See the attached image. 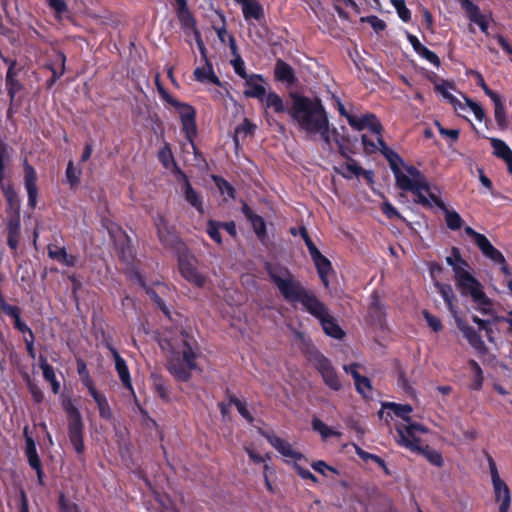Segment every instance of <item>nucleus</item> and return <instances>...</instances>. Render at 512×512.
<instances>
[{
	"label": "nucleus",
	"instance_id": "b1692460",
	"mask_svg": "<svg viewBox=\"0 0 512 512\" xmlns=\"http://www.w3.org/2000/svg\"><path fill=\"white\" fill-rule=\"evenodd\" d=\"M176 1H177V4L179 5L178 18H179V21H180L182 27L185 30L191 31L193 33V35H195V30H198V29L196 28V22H195L193 16L191 15V13L189 12V10L187 8L186 0H176Z\"/></svg>",
	"mask_w": 512,
	"mask_h": 512
},
{
	"label": "nucleus",
	"instance_id": "c9c22d12",
	"mask_svg": "<svg viewBox=\"0 0 512 512\" xmlns=\"http://www.w3.org/2000/svg\"><path fill=\"white\" fill-rule=\"evenodd\" d=\"M416 452L422 454L431 464L437 467H441L443 465V458L441 454L438 451L429 448V446H421V450Z\"/></svg>",
	"mask_w": 512,
	"mask_h": 512
},
{
	"label": "nucleus",
	"instance_id": "e433bc0d",
	"mask_svg": "<svg viewBox=\"0 0 512 512\" xmlns=\"http://www.w3.org/2000/svg\"><path fill=\"white\" fill-rule=\"evenodd\" d=\"M26 456L29 464L32 468H38L40 459L38 457L36 446L32 438L27 437L26 439Z\"/></svg>",
	"mask_w": 512,
	"mask_h": 512
},
{
	"label": "nucleus",
	"instance_id": "a19ab883",
	"mask_svg": "<svg viewBox=\"0 0 512 512\" xmlns=\"http://www.w3.org/2000/svg\"><path fill=\"white\" fill-rule=\"evenodd\" d=\"M92 397L95 400V402L97 403L100 416L103 418H106V419L111 418L112 413H111V410L109 408V405H108V402H107L105 396H103L100 393H97V394L93 395Z\"/></svg>",
	"mask_w": 512,
	"mask_h": 512
},
{
	"label": "nucleus",
	"instance_id": "37998d69",
	"mask_svg": "<svg viewBox=\"0 0 512 512\" xmlns=\"http://www.w3.org/2000/svg\"><path fill=\"white\" fill-rule=\"evenodd\" d=\"M391 2L398 13V16L404 22H408L411 19V12L406 7L405 1L404 0H391Z\"/></svg>",
	"mask_w": 512,
	"mask_h": 512
},
{
	"label": "nucleus",
	"instance_id": "dca6fc26",
	"mask_svg": "<svg viewBox=\"0 0 512 512\" xmlns=\"http://www.w3.org/2000/svg\"><path fill=\"white\" fill-rule=\"evenodd\" d=\"M461 7L469 20L477 24L483 33L488 34V18L480 12L479 7L470 0H461Z\"/></svg>",
	"mask_w": 512,
	"mask_h": 512
},
{
	"label": "nucleus",
	"instance_id": "f257e3e1",
	"mask_svg": "<svg viewBox=\"0 0 512 512\" xmlns=\"http://www.w3.org/2000/svg\"><path fill=\"white\" fill-rule=\"evenodd\" d=\"M293 103L289 114L300 131L307 136L319 135L328 149L332 144L340 145V134L336 128H331L327 113L318 99L292 95Z\"/></svg>",
	"mask_w": 512,
	"mask_h": 512
},
{
	"label": "nucleus",
	"instance_id": "6e6552de",
	"mask_svg": "<svg viewBox=\"0 0 512 512\" xmlns=\"http://www.w3.org/2000/svg\"><path fill=\"white\" fill-rule=\"evenodd\" d=\"M311 361L315 368L321 374L324 383L332 390L338 391L342 385L338 378L336 371L331 365L330 361L319 352H314L311 356Z\"/></svg>",
	"mask_w": 512,
	"mask_h": 512
},
{
	"label": "nucleus",
	"instance_id": "c03bdc74",
	"mask_svg": "<svg viewBox=\"0 0 512 512\" xmlns=\"http://www.w3.org/2000/svg\"><path fill=\"white\" fill-rule=\"evenodd\" d=\"M355 387L357 391L364 397L370 396L372 387L367 377L361 376L355 380Z\"/></svg>",
	"mask_w": 512,
	"mask_h": 512
},
{
	"label": "nucleus",
	"instance_id": "603ef678",
	"mask_svg": "<svg viewBox=\"0 0 512 512\" xmlns=\"http://www.w3.org/2000/svg\"><path fill=\"white\" fill-rule=\"evenodd\" d=\"M230 403L235 405V407L237 408V410L241 414V416L244 417L248 422L253 421V417L247 410L246 405L243 402H241L238 398L232 397L230 399Z\"/></svg>",
	"mask_w": 512,
	"mask_h": 512
},
{
	"label": "nucleus",
	"instance_id": "ea45409f",
	"mask_svg": "<svg viewBox=\"0 0 512 512\" xmlns=\"http://www.w3.org/2000/svg\"><path fill=\"white\" fill-rule=\"evenodd\" d=\"M373 119V114H365L361 117L353 115L348 117L349 125L357 131L365 129L368 125V121Z\"/></svg>",
	"mask_w": 512,
	"mask_h": 512
},
{
	"label": "nucleus",
	"instance_id": "8fccbe9b",
	"mask_svg": "<svg viewBox=\"0 0 512 512\" xmlns=\"http://www.w3.org/2000/svg\"><path fill=\"white\" fill-rule=\"evenodd\" d=\"M220 228H221L220 223L214 222L212 220H210L208 222L207 233L218 244H220L222 242L220 231H219Z\"/></svg>",
	"mask_w": 512,
	"mask_h": 512
},
{
	"label": "nucleus",
	"instance_id": "393cba45",
	"mask_svg": "<svg viewBox=\"0 0 512 512\" xmlns=\"http://www.w3.org/2000/svg\"><path fill=\"white\" fill-rule=\"evenodd\" d=\"M275 77L288 85H292L296 82L293 68L282 60H277L276 62Z\"/></svg>",
	"mask_w": 512,
	"mask_h": 512
},
{
	"label": "nucleus",
	"instance_id": "09e8293b",
	"mask_svg": "<svg viewBox=\"0 0 512 512\" xmlns=\"http://www.w3.org/2000/svg\"><path fill=\"white\" fill-rule=\"evenodd\" d=\"M422 314H423L425 320L427 321L429 327L433 331L438 332V331H440L442 329V323H441V320L438 317L432 315L427 310H424L422 312Z\"/></svg>",
	"mask_w": 512,
	"mask_h": 512
},
{
	"label": "nucleus",
	"instance_id": "7c9ffc66",
	"mask_svg": "<svg viewBox=\"0 0 512 512\" xmlns=\"http://www.w3.org/2000/svg\"><path fill=\"white\" fill-rule=\"evenodd\" d=\"M383 408L391 410L396 416L402 418L406 424L411 423L409 415L413 409L410 405L388 402L383 404Z\"/></svg>",
	"mask_w": 512,
	"mask_h": 512
},
{
	"label": "nucleus",
	"instance_id": "9b49d317",
	"mask_svg": "<svg viewBox=\"0 0 512 512\" xmlns=\"http://www.w3.org/2000/svg\"><path fill=\"white\" fill-rule=\"evenodd\" d=\"M172 105L177 108L181 118L183 130L185 131L187 137L190 139L196 133L194 109L191 106L184 103H180L176 100L173 102Z\"/></svg>",
	"mask_w": 512,
	"mask_h": 512
},
{
	"label": "nucleus",
	"instance_id": "bb28decb",
	"mask_svg": "<svg viewBox=\"0 0 512 512\" xmlns=\"http://www.w3.org/2000/svg\"><path fill=\"white\" fill-rule=\"evenodd\" d=\"M316 268L317 272L319 274V277L321 278L323 284L327 287L328 286V274L332 269L330 261L321 254V252L316 253L315 255L311 256Z\"/></svg>",
	"mask_w": 512,
	"mask_h": 512
},
{
	"label": "nucleus",
	"instance_id": "338daca9",
	"mask_svg": "<svg viewBox=\"0 0 512 512\" xmlns=\"http://www.w3.org/2000/svg\"><path fill=\"white\" fill-rule=\"evenodd\" d=\"M379 144V151L385 156V158L390 161L393 157H395L396 152H394L392 149H390L385 142L383 141L382 137H378L376 139Z\"/></svg>",
	"mask_w": 512,
	"mask_h": 512
},
{
	"label": "nucleus",
	"instance_id": "aec40b11",
	"mask_svg": "<svg viewBox=\"0 0 512 512\" xmlns=\"http://www.w3.org/2000/svg\"><path fill=\"white\" fill-rule=\"evenodd\" d=\"M109 350L113 356V359L115 361V369H116L123 385L127 389L132 391L133 387H132V383H131V377H130V373H129V370H128L125 360L119 355L118 351L114 347L109 346Z\"/></svg>",
	"mask_w": 512,
	"mask_h": 512
},
{
	"label": "nucleus",
	"instance_id": "864d4df0",
	"mask_svg": "<svg viewBox=\"0 0 512 512\" xmlns=\"http://www.w3.org/2000/svg\"><path fill=\"white\" fill-rule=\"evenodd\" d=\"M495 500L497 503H499V512H509L511 504L510 491L507 492L506 496H500L499 494H496Z\"/></svg>",
	"mask_w": 512,
	"mask_h": 512
},
{
	"label": "nucleus",
	"instance_id": "f8f14e48",
	"mask_svg": "<svg viewBox=\"0 0 512 512\" xmlns=\"http://www.w3.org/2000/svg\"><path fill=\"white\" fill-rule=\"evenodd\" d=\"M268 442L285 458L290 460H300L303 455L294 449L293 445L286 440L268 433H262Z\"/></svg>",
	"mask_w": 512,
	"mask_h": 512
},
{
	"label": "nucleus",
	"instance_id": "4468645a",
	"mask_svg": "<svg viewBox=\"0 0 512 512\" xmlns=\"http://www.w3.org/2000/svg\"><path fill=\"white\" fill-rule=\"evenodd\" d=\"M159 240L168 247H175L180 244L178 236L174 230L168 225L167 220L162 215H157L154 220Z\"/></svg>",
	"mask_w": 512,
	"mask_h": 512
},
{
	"label": "nucleus",
	"instance_id": "052dcab7",
	"mask_svg": "<svg viewBox=\"0 0 512 512\" xmlns=\"http://www.w3.org/2000/svg\"><path fill=\"white\" fill-rule=\"evenodd\" d=\"M436 89L450 103L455 105L456 102H458L456 100V98L453 96V94L451 93L452 87L450 85H448V84L438 85Z\"/></svg>",
	"mask_w": 512,
	"mask_h": 512
},
{
	"label": "nucleus",
	"instance_id": "2f4dec72",
	"mask_svg": "<svg viewBox=\"0 0 512 512\" xmlns=\"http://www.w3.org/2000/svg\"><path fill=\"white\" fill-rule=\"evenodd\" d=\"M490 470H491V477H492V483H493L495 495L499 494L500 496L501 495L506 496L507 492L509 491V488L505 484V482L499 477L495 463L491 459H490Z\"/></svg>",
	"mask_w": 512,
	"mask_h": 512
},
{
	"label": "nucleus",
	"instance_id": "a211bd4d",
	"mask_svg": "<svg viewBox=\"0 0 512 512\" xmlns=\"http://www.w3.org/2000/svg\"><path fill=\"white\" fill-rule=\"evenodd\" d=\"M435 287L438 293L442 296L444 302L446 303L452 317L454 318V320H456V317L460 316L457 307V297L454 294L451 285L435 282Z\"/></svg>",
	"mask_w": 512,
	"mask_h": 512
},
{
	"label": "nucleus",
	"instance_id": "9d476101",
	"mask_svg": "<svg viewBox=\"0 0 512 512\" xmlns=\"http://www.w3.org/2000/svg\"><path fill=\"white\" fill-rule=\"evenodd\" d=\"M178 263L180 273L187 281L197 287L205 286L207 278L198 271L197 261L193 256L188 254L180 255Z\"/></svg>",
	"mask_w": 512,
	"mask_h": 512
},
{
	"label": "nucleus",
	"instance_id": "49530a36",
	"mask_svg": "<svg viewBox=\"0 0 512 512\" xmlns=\"http://www.w3.org/2000/svg\"><path fill=\"white\" fill-rule=\"evenodd\" d=\"M58 504L60 512H80L78 506L68 500L63 494L60 495Z\"/></svg>",
	"mask_w": 512,
	"mask_h": 512
},
{
	"label": "nucleus",
	"instance_id": "7ed1b4c3",
	"mask_svg": "<svg viewBox=\"0 0 512 512\" xmlns=\"http://www.w3.org/2000/svg\"><path fill=\"white\" fill-rule=\"evenodd\" d=\"M199 355L198 344L193 336L182 332L173 340L167 368L179 381H188L193 370H197L196 359Z\"/></svg>",
	"mask_w": 512,
	"mask_h": 512
},
{
	"label": "nucleus",
	"instance_id": "c85d7f7f",
	"mask_svg": "<svg viewBox=\"0 0 512 512\" xmlns=\"http://www.w3.org/2000/svg\"><path fill=\"white\" fill-rule=\"evenodd\" d=\"M40 368L43 372V377L46 381H48L52 386V391L57 394L60 390V384L56 379V375L53 367L48 363L47 359L44 356H40Z\"/></svg>",
	"mask_w": 512,
	"mask_h": 512
},
{
	"label": "nucleus",
	"instance_id": "5701e85b",
	"mask_svg": "<svg viewBox=\"0 0 512 512\" xmlns=\"http://www.w3.org/2000/svg\"><path fill=\"white\" fill-rule=\"evenodd\" d=\"M241 4L245 20H260L263 17V8L257 0H238Z\"/></svg>",
	"mask_w": 512,
	"mask_h": 512
},
{
	"label": "nucleus",
	"instance_id": "ddd939ff",
	"mask_svg": "<svg viewBox=\"0 0 512 512\" xmlns=\"http://www.w3.org/2000/svg\"><path fill=\"white\" fill-rule=\"evenodd\" d=\"M244 94L247 97L257 98L260 102H264L266 94L265 80L259 74H251L245 79Z\"/></svg>",
	"mask_w": 512,
	"mask_h": 512
},
{
	"label": "nucleus",
	"instance_id": "f3484780",
	"mask_svg": "<svg viewBox=\"0 0 512 512\" xmlns=\"http://www.w3.org/2000/svg\"><path fill=\"white\" fill-rule=\"evenodd\" d=\"M478 248L481 250L482 254L489 258L494 264L500 265L501 270L505 275L510 274L503 254L491 244L488 238L484 240Z\"/></svg>",
	"mask_w": 512,
	"mask_h": 512
},
{
	"label": "nucleus",
	"instance_id": "20e7f679",
	"mask_svg": "<svg viewBox=\"0 0 512 512\" xmlns=\"http://www.w3.org/2000/svg\"><path fill=\"white\" fill-rule=\"evenodd\" d=\"M267 273L283 298L290 303H300L307 310L317 297L307 290L290 270L280 265H266Z\"/></svg>",
	"mask_w": 512,
	"mask_h": 512
},
{
	"label": "nucleus",
	"instance_id": "0e129e2a",
	"mask_svg": "<svg viewBox=\"0 0 512 512\" xmlns=\"http://www.w3.org/2000/svg\"><path fill=\"white\" fill-rule=\"evenodd\" d=\"M346 171L342 173L344 177H351L352 175L358 176L362 172L361 167H359L356 162L350 161L345 166Z\"/></svg>",
	"mask_w": 512,
	"mask_h": 512
},
{
	"label": "nucleus",
	"instance_id": "1a4fd4ad",
	"mask_svg": "<svg viewBox=\"0 0 512 512\" xmlns=\"http://www.w3.org/2000/svg\"><path fill=\"white\" fill-rule=\"evenodd\" d=\"M70 442L77 453L84 451L83 422L79 411L71 406L67 409Z\"/></svg>",
	"mask_w": 512,
	"mask_h": 512
},
{
	"label": "nucleus",
	"instance_id": "39448f33",
	"mask_svg": "<svg viewBox=\"0 0 512 512\" xmlns=\"http://www.w3.org/2000/svg\"><path fill=\"white\" fill-rule=\"evenodd\" d=\"M396 186L403 191H410L415 195V202L423 206L432 207V197L436 194L425 176L412 165H403L399 173L396 172Z\"/></svg>",
	"mask_w": 512,
	"mask_h": 512
},
{
	"label": "nucleus",
	"instance_id": "6e6d98bb",
	"mask_svg": "<svg viewBox=\"0 0 512 512\" xmlns=\"http://www.w3.org/2000/svg\"><path fill=\"white\" fill-rule=\"evenodd\" d=\"M470 365L474 371L473 388L478 390L482 386V382H483L482 370H481L480 366L475 361H471Z\"/></svg>",
	"mask_w": 512,
	"mask_h": 512
},
{
	"label": "nucleus",
	"instance_id": "4d7b16f0",
	"mask_svg": "<svg viewBox=\"0 0 512 512\" xmlns=\"http://www.w3.org/2000/svg\"><path fill=\"white\" fill-rule=\"evenodd\" d=\"M465 101H466L467 106L470 108V110L475 115L476 119L479 121H482L485 117V112H484L483 108L479 104H477L476 102H474L468 98H465Z\"/></svg>",
	"mask_w": 512,
	"mask_h": 512
},
{
	"label": "nucleus",
	"instance_id": "f03ea898",
	"mask_svg": "<svg viewBox=\"0 0 512 512\" xmlns=\"http://www.w3.org/2000/svg\"><path fill=\"white\" fill-rule=\"evenodd\" d=\"M452 267L456 286L463 296H470L474 307L483 315L494 316L495 308L492 300L484 292L483 285L470 273L469 264L463 260L458 249H453V256L446 258Z\"/></svg>",
	"mask_w": 512,
	"mask_h": 512
},
{
	"label": "nucleus",
	"instance_id": "de8ad7c7",
	"mask_svg": "<svg viewBox=\"0 0 512 512\" xmlns=\"http://www.w3.org/2000/svg\"><path fill=\"white\" fill-rule=\"evenodd\" d=\"M80 173V170L76 169L73 162L70 161L67 165L66 177L71 185H77L79 183Z\"/></svg>",
	"mask_w": 512,
	"mask_h": 512
},
{
	"label": "nucleus",
	"instance_id": "79ce46f5",
	"mask_svg": "<svg viewBox=\"0 0 512 512\" xmlns=\"http://www.w3.org/2000/svg\"><path fill=\"white\" fill-rule=\"evenodd\" d=\"M8 235L20 236V214L19 211L12 213L7 222Z\"/></svg>",
	"mask_w": 512,
	"mask_h": 512
},
{
	"label": "nucleus",
	"instance_id": "473e14b6",
	"mask_svg": "<svg viewBox=\"0 0 512 512\" xmlns=\"http://www.w3.org/2000/svg\"><path fill=\"white\" fill-rule=\"evenodd\" d=\"M265 107L271 108L276 113H282L285 111V106L282 98L276 94L275 92H269L264 95V102H262Z\"/></svg>",
	"mask_w": 512,
	"mask_h": 512
},
{
	"label": "nucleus",
	"instance_id": "72a5a7b5",
	"mask_svg": "<svg viewBox=\"0 0 512 512\" xmlns=\"http://www.w3.org/2000/svg\"><path fill=\"white\" fill-rule=\"evenodd\" d=\"M243 210H244L246 216L251 221V224L253 226L255 233L259 237H263L266 233V226H265V222H264L263 218L256 214H253L247 206H245Z\"/></svg>",
	"mask_w": 512,
	"mask_h": 512
},
{
	"label": "nucleus",
	"instance_id": "4c0bfd02",
	"mask_svg": "<svg viewBox=\"0 0 512 512\" xmlns=\"http://www.w3.org/2000/svg\"><path fill=\"white\" fill-rule=\"evenodd\" d=\"M256 129V125L251 123L248 119H245L242 124L236 127L234 140L237 143L238 139L245 138L252 135Z\"/></svg>",
	"mask_w": 512,
	"mask_h": 512
},
{
	"label": "nucleus",
	"instance_id": "412c9836",
	"mask_svg": "<svg viewBox=\"0 0 512 512\" xmlns=\"http://www.w3.org/2000/svg\"><path fill=\"white\" fill-rule=\"evenodd\" d=\"M194 77L198 82L205 84L221 85L219 78L213 70V66L209 60L204 62V65L197 67L194 72Z\"/></svg>",
	"mask_w": 512,
	"mask_h": 512
},
{
	"label": "nucleus",
	"instance_id": "6ab92c4d",
	"mask_svg": "<svg viewBox=\"0 0 512 512\" xmlns=\"http://www.w3.org/2000/svg\"><path fill=\"white\" fill-rule=\"evenodd\" d=\"M490 143L493 148V155L502 159L506 163L509 173L512 174V150L510 147L498 138H490Z\"/></svg>",
	"mask_w": 512,
	"mask_h": 512
},
{
	"label": "nucleus",
	"instance_id": "13d9d810",
	"mask_svg": "<svg viewBox=\"0 0 512 512\" xmlns=\"http://www.w3.org/2000/svg\"><path fill=\"white\" fill-rule=\"evenodd\" d=\"M6 84L10 97L14 98L15 94L20 90V84L11 76V72L7 73Z\"/></svg>",
	"mask_w": 512,
	"mask_h": 512
},
{
	"label": "nucleus",
	"instance_id": "cd10ccee",
	"mask_svg": "<svg viewBox=\"0 0 512 512\" xmlns=\"http://www.w3.org/2000/svg\"><path fill=\"white\" fill-rule=\"evenodd\" d=\"M65 62L66 57L63 53L58 52L55 57V61L53 64H50L48 68L52 72V77L48 80V87H51L57 79H59L65 72Z\"/></svg>",
	"mask_w": 512,
	"mask_h": 512
},
{
	"label": "nucleus",
	"instance_id": "5fc2aeb1",
	"mask_svg": "<svg viewBox=\"0 0 512 512\" xmlns=\"http://www.w3.org/2000/svg\"><path fill=\"white\" fill-rule=\"evenodd\" d=\"M216 32H217V36H218L219 40L222 43H225L226 39L228 38L230 47H231L233 53L235 54V52H236V44H235V39L233 38V36L228 34V32L225 29V27L218 28L216 30Z\"/></svg>",
	"mask_w": 512,
	"mask_h": 512
},
{
	"label": "nucleus",
	"instance_id": "e2e57ef3",
	"mask_svg": "<svg viewBox=\"0 0 512 512\" xmlns=\"http://www.w3.org/2000/svg\"><path fill=\"white\" fill-rule=\"evenodd\" d=\"M418 54L421 57H423L424 59H426L428 62H430L431 64H433L437 67L440 65L439 57L433 51L429 50L428 48L424 47Z\"/></svg>",
	"mask_w": 512,
	"mask_h": 512
},
{
	"label": "nucleus",
	"instance_id": "423d86ee",
	"mask_svg": "<svg viewBox=\"0 0 512 512\" xmlns=\"http://www.w3.org/2000/svg\"><path fill=\"white\" fill-rule=\"evenodd\" d=\"M306 311L319 320L326 335L336 339H341L344 336L343 330L331 315L328 307L318 298Z\"/></svg>",
	"mask_w": 512,
	"mask_h": 512
},
{
	"label": "nucleus",
	"instance_id": "2eb2a0df",
	"mask_svg": "<svg viewBox=\"0 0 512 512\" xmlns=\"http://www.w3.org/2000/svg\"><path fill=\"white\" fill-rule=\"evenodd\" d=\"M455 323L459 330L463 333L469 344L477 351H485V344L480 334L471 326H469L461 317H456Z\"/></svg>",
	"mask_w": 512,
	"mask_h": 512
},
{
	"label": "nucleus",
	"instance_id": "a18cd8bd",
	"mask_svg": "<svg viewBox=\"0 0 512 512\" xmlns=\"http://www.w3.org/2000/svg\"><path fill=\"white\" fill-rule=\"evenodd\" d=\"M356 452L360 458H362L363 460L371 459L372 461L377 463L380 467H382L386 474H389L388 468L386 467V464L382 458H380L377 455L365 452V451L361 450L360 448H357Z\"/></svg>",
	"mask_w": 512,
	"mask_h": 512
},
{
	"label": "nucleus",
	"instance_id": "bf43d9fd",
	"mask_svg": "<svg viewBox=\"0 0 512 512\" xmlns=\"http://www.w3.org/2000/svg\"><path fill=\"white\" fill-rule=\"evenodd\" d=\"M232 65L236 74H238L241 78L245 79L249 76L245 71V63L239 55H237L235 59L232 60Z\"/></svg>",
	"mask_w": 512,
	"mask_h": 512
},
{
	"label": "nucleus",
	"instance_id": "680f3d73",
	"mask_svg": "<svg viewBox=\"0 0 512 512\" xmlns=\"http://www.w3.org/2000/svg\"><path fill=\"white\" fill-rule=\"evenodd\" d=\"M36 172L35 170L28 164L25 165V187H32L36 185Z\"/></svg>",
	"mask_w": 512,
	"mask_h": 512
},
{
	"label": "nucleus",
	"instance_id": "58836bf2",
	"mask_svg": "<svg viewBox=\"0 0 512 512\" xmlns=\"http://www.w3.org/2000/svg\"><path fill=\"white\" fill-rule=\"evenodd\" d=\"M493 103L495 106L494 107V116H495V120H496L498 126L501 128H506L508 125V121L506 119L505 107H504L501 99L499 98L498 100L493 101Z\"/></svg>",
	"mask_w": 512,
	"mask_h": 512
},
{
	"label": "nucleus",
	"instance_id": "0eeeda50",
	"mask_svg": "<svg viewBox=\"0 0 512 512\" xmlns=\"http://www.w3.org/2000/svg\"><path fill=\"white\" fill-rule=\"evenodd\" d=\"M399 436L398 443L412 452L421 450V441L417 433H426L428 430L421 424L408 423L400 424L396 427Z\"/></svg>",
	"mask_w": 512,
	"mask_h": 512
},
{
	"label": "nucleus",
	"instance_id": "c756f323",
	"mask_svg": "<svg viewBox=\"0 0 512 512\" xmlns=\"http://www.w3.org/2000/svg\"><path fill=\"white\" fill-rule=\"evenodd\" d=\"M48 255L50 258L66 265V266H73L76 262V259L74 256L69 255L65 248L58 247V246H49L48 247Z\"/></svg>",
	"mask_w": 512,
	"mask_h": 512
},
{
	"label": "nucleus",
	"instance_id": "a878e982",
	"mask_svg": "<svg viewBox=\"0 0 512 512\" xmlns=\"http://www.w3.org/2000/svg\"><path fill=\"white\" fill-rule=\"evenodd\" d=\"M183 178H184V181H183L182 190H183V193H184V196H185V200L190 205L195 207L199 213L203 214L204 213V208H203V204H202V200H201L200 196L192 188V186L189 183L188 179L185 176H183Z\"/></svg>",
	"mask_w": 512,
	"mask_h": 512
},
{
	"label": "nucleus",
	"instance_id": "4be33fe9",
	"mask_svg": "<svg viewBox=\"0 0 512 512\" xmlns=\"http://www.w3.org/2000/svg\"><path fill=\"white\" fill-rule=\"evenodd\" d=\"M431 203H432V206H437L441 210H443V212L445 214L446 224L451 230H458L461 228V226L463 224V220H462L461 216L456 211L449 210L446 207V205L444 204V202L441 201L437 196L432 197Z\"/></svg>",
	"mask_w": 512,
	"mask_h": 512
},
{
	"label": "nucleus",
	"instance_id": "3c124183",
	"mask_svg": "<svg viewBox=\"0 0 512 512\" xmlns=\"http://www.w3.org/2000/svg\"><path fill=\"white\" fill-rule=\"evenodd\" d=\"M6 198H7V201H8L9 210L12 213H15L16 211H19L20 201L18 199L17 194L13 190L8 189L6 191Z\"/></svg>",
	"mask_w": 512,
	"mask_h": 512
},
{
	"label": "nucleus",
	"instance_id": "69168bd1",
	"mask_svg": "<svg viewBox=\"0 0 512 512\" xmlns=\"http://www.w3.org/2000/svg\"><path fill=\"white\" fill-rule=\"evenodd\" d=\"M472 321L479 326L480 330H484L489 339H491V328L489 327L490 321L479 318L478 316H472Z\"/></svg>",
	"mask_w": 512,
	"mask_h": 512
},
{
	"label": "nucleus",
	"instance_id": "774afa93",
	"mask_svg": "<svg viewBox=\"0 0 512 512\" xmlns=\"http://www.w3.org/2000/svg\"><path fill=\"white\" fill-rule=\"evenodd\" d=\"M389 165H390V168L395 176L396 172L399 173L401 171V169L403 168V165H406V164L403 162L401 157L396 153L395 157L390 159Z\"/></svg>",
	"mask_w": 512,
	"mask_h": 512
},
{
	"label": "nucleus",
	"instance_id": "f704fd0d",
	"mask_svg": "<svg viewBox=\"0 0 512 512\" xmlns=\"http://www.w3.org/2000/svg\"><path fill=\"white\" fill-rule=\"evenodd\" d=\"M313 429L318 432L323 439H327L332 436L340 437L341 432H338L330 427H328L323 421L318 418H314L312 420Z\"/></svg>",
	"mask_w": 512,
	"mask_h": 512
}]
</instances>
